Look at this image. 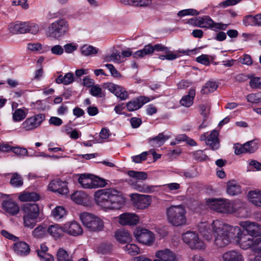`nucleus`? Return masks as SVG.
<instances>
[{
  "mask_svg": "<svg viewBox=\"0 0 261 261\" xmlns=\"http://www.w3.org/2000/svg\"><path fill=\"white\" fill-rule=\"evenodd\" d=\"M243 23L245 26H257L256 15L254 16L249 15L244 16L243 19Z\"/></svg>",
  "mask_w": 261,
  "mask_h": 261,
  "instance_id": "obj_47",
  "label": "nucleus"
},
{
  "mask_svg": "<svg viewBox=\"0 0 261 261\" xmlns=\"http://www.w3.org/2000/svg\"><path fill=\"white\" fill-rule=\"evenodd\" d=\"M199 20L198 27L211 29L216 32L219 30H225L229 24V23L216 22L209 16L207 15L199 17Z\"/></svg>",
  "mask_w": 261,
  "mask_h": 261,
  "instance_id": "obj_11",
  "label": "nucleus"
},
{
  "mask_svg": "<svg viewBox=\"0 0 261 261\" xmlns=\"http://www.w3.org/2000/svg\"><path fill=\"white\" fill-rule=\"evenodd\" d=\"M74 81V75L72 73L68 72L64 76L62 75H59L56 79V82L57 84H63L64 85H67Z\"/></svg>",
  "mask_w": 261,
  "mask_h": 261,
  "instance_id": "obj_41",
  "label": "nucleus"
},
{
  "mask_svg": "<svg viewBox=\"0 0 261 261\" xmlns=\"http://www.w3.org/2000/svg\"><path fill=\"white\" fill-rule=\"evenodd\" d=\"M14 250L19 255L24 256L28 255L30 251L29 245L24 242H20L14 244Z\"/></svg>",
  "mask_w": 261,
  "mask_h": 261,
  "instance_id": "obj_31",
  "label": "nucleus"
},
{
  "mask_svg": "<svg viewBox=\"0 0 261 261\" xmlns=\"http://www.w3.org/2000/svg\"><path fill=\"white\" fill-rule=\"evenodd\" d=\"M67 214L65 208L62 206H57L52 211V215L56 219H60Z\"/></svg>",
  "mask_w": 261,
  "mask_h": 261,
  "instance_id": "obj_45",
  "label": "nucleus"
},
{
  "mask_svg": "<svg viewBox=\"0 0 261 261\" xmlns=\"http://www.w3.org/2000/svg\"><path fill=\"white\" fill-rule=\"evenodd\" d=\"M2 208L11 215H16L19 212V206L12 200L4 201L2 203Z\"/></svg>",
  "mask_w": 261,
  "mask_h": 261,
  "instance_id": "obj_24",
  "label": "nucleus"
},
{
  "mask_svg": "<svg viewBox=\"0 0 261 261\" xmlns=\"http://www.w3.org/2000/svg\"><path fill=\"white\" fill-rule=\"evenodd\" d=\"M153 53V45L151 44L145 45L142 49L136 51L133 54V57L135 58H142L146 55H150Z\"/></svg>",
  "mask_w": 261,
  "mask_h": 261,
  "instance_id": "obj_38",
  "label": "nucleus"
},
{
  "mask_svg": "<svg viewBox=\"0 0 261 261\" xmlns=\"http://www.w3.org/2000/svg\"><path fill=\"white\" fill-rule=\"evenodd\" d=\"M10 184L14 187H19L23 185V180L18 174L14 173L10 180Z\"/></svg>",
  "mask_w": 261,
  "mask_h": 261,
  "instance_id": "obj_53",
  "label": "nucleus"
},
{
  "mask_svg": "<svg viewBox=\"0 0 261 261\" xmlns=\"http://www.w3.org/2000/svg\"><path fill=\"white\" fill-rule=\"evenodd\" d=\"M28 33L32 34H36L39 31V27L38 24L31 22H28Z\"/></svg>",
  "mask_w": 261,
  "mask_h": 261,
  "instance_id": "obj_61",
  "label": "nucleus"
},
{
  "mask_svg": "<svg viewBox=\"0 0 261 261\" xmlns=\"http://www.w3.org/2000/svg\"><path fill=\"white\" fill-rule=\"evenodd\" d=\"M9 29L13 33H26L28 31V22H16L15 24H11Z\"/></svg>",
  "mask_w": 261,
  "mask_h": 261,
  "instance_id": "obj_29",
  "label": "nucleus"
},
{
  "mask_svg": "<svg viewBox=\"0 0 261 261\" xmlns=\"http://www.w3.org/2000/svg\"><path fill=\"white\" fill-rule=\"evenodd\" d=\"M43 114H38L27 118L20 125L23 131H32L38 127L45 120Z\"/></svg>",
  "mask_w": 261,
  "mask_h": 261,
  "instance_id": "obj_10",
  "label": "nucleus"
},
{
  "mask_svg": "<svg viewBox=\"0 0 261 261\" xmlns=\"http://www.w3.org/2000/svg\"><path fill=\"white\" fill-rule=\"evenodd\" d=\"M241 193V187L236 181H229L227 184V193L235 196Z\"/></svg>",
  "mask_w": 261,
  "mask_h": 261,
  "instance_id": "obj_36",
  "label": "nucleus"
},
{
  "mask_svg": "<svg viewBox=\"0 0 261 261\" xmlns=\"http://www.w3.org/2000/svg\"><path fill=\"white\" fill-rule=\"evenodd\" d=\"M103 87L121 100H125L129 98L128 92L121 86L108 82L103 84Z\"/></svg>",
  "mask_w": 261,
  "mask_h": 261,
  "instance_id": "obj_16",
  "label": "nucleus"
},
{
  "mask_svg": "<svg viewBox=\"0 0 261 261\" xmlns=\"http://www.w3.org/2000/svg\"><path fill=\"white\" fill-rule=\"evenodd\" d=\"M258 148V142L257 140H253L244 143L243 145L237 144L234 146V153L240 155L242 153H252Z\"/></svg>",
  "mask_w": 261,
  "mask_h": 261,
  "instance_id": "obj_13",
  "label": "nucleus"
},
{
  "mask_svg": "<svg viewBox=\"0 0 261 261\" xmlns=\"http://www.w3.org/2000/svg\"><path fill=\"white\" fill-rule=\"evenodd\" d=\"M80 218L83 225L90 231H101L104 227L102 220L92 214L83 212L80 215Z\"/></svg>",
  "mask_w": 261,
  "mask_h": 261,
  "instance_id": "obj_5",
  "label": "nucleus"
},
{
  "mask_svg": "<svg viewBox=\"0 0 261 261\" xmlns=\"http://www.w3.org/2000/svg\"><path fill=\"white\" fill-rule=\"evenodd\" d=\"M90 94L95 97H102L104 94L102 92V89L98 85H93L90 89Z\"/></svg>",
  "mask_w": 261,
  "mask_h": 261,
  "instance_id": "obj_55",
  "label": "nucleus"
},
{
  "mask_svg": "<svg viewBox=\"0 0 261 261\" xmlns=\"http://www.w3.org/2000/svg\"><path fill=\"white\" fill-rule=\"evenodd\" d=\"M147 155L148 152L144 151L139 155L132 156V160L134 162L136 163H140L142 161L146 160Z\"/></svg>",
  "mask_w": 261,
  "mask_h": 261,
  "instance_id": "obj_57",
  "label": "nucleus"
},
{
  "mask_svg": "<svg viewBox=\"0 0 261 261\" xmlns=\"http://www.w3.org/2000/svg\"><path fill=\"white\" fill-rule=\"evenodd\" d=\"M195 96V89L191 88L189 90L188 94L184 96L180 100L181 106L186 107H190L193 103V100Z\"/></svg>",
  "mask_w": 261,
  "mask_h": 261,
  "instance_id": "obj_33",
  "label": "nucleus"
},
{
  "mask_svg": "<svg viewBox=\"0 0 261 261\" xmlns=\"http://www.w3.org/2000/svg\"><path fill=\"white\" fill-rule=\"evenodd\" d=\"M187 211L182 205H171L166 210L168 222L174 226H180L186 224Z\"/></svg>",
  "mask_w": 261,
  "mask_h": 261,
  "instance_id": "obj_3",
  "label": "nucleus"
},
{
  "mask_svg": "<svg viewBox=\"0 0 261 261\" xmlns=\"http://www.w3.org/2000/svg\"><path fill=\"white\" fill-rule=\"evenodd\" d=\"M248 102L252 103H258L261 101V96L259 93H251L246 96Z\"/></svg>",
  "mask_w": 261,
  "mask_h": 261,
  "instance_id": "obj_54",
  "label": "nucleus"
},
{
  "mask_svg": "<svg viewBox=\"0 0 261 261\" xmlns=\"http://www.w3.org/2000/svg\"><path fill=\"white\" fill-rule=\"evenodd\" d=\"M119 223L123 225H136L139 221V217L134 214L124 213L119 216Z\"/></svg>",
  "mask_w": 261,
  "mask_h": 261,
  "instance_id": "obj_23",
  "label": "nucleus"
},
{
  "mask_svg": "<svg viewBox=\"0 0 261 261\" xmlns=\"http://www.w3.org/2000/svg\"><path fill=\"white\" fill-rule=\"evenodd\" d=\"M79 183L84 189H95L104 187L107 184L105 179L98 177H94L90 174H81L78 179Z\"/></svg>",
  "mask_w": 261,
  "mask_h": 261,
  "instance_id": "obj_6",
  "label": "nucleus"
},
{
  "mask_svg": "<svg viewBox=\"0 0 261 261\" xmlns=\"http://www.w3.org/2000/svg\"><path fill=\"white\" fill-rule=\"evenodd\" d=\"M197 229L199 233L207 240L212 239V229L210 224L207 222H202L198 224Z\"/></svg>",
  "mask_w": 261,
  "mask_h": 261,
  "instance_id": "obj_26",
  "label": "nucleus"
},
{
  "mask_svg": "<svg viewBox=\"0 0 261 261\" xmlns=\"http://www.w3.org/2000/svg\"><path fill=\"white\" fill-rule=\"evenodd\" d=\"M51 53L56 55H61L64 52V48L60 45H55L50 48Z\"/></svg>",
  "mask_w": 261,
  "mask_h": 261,
  "instance_id": "obj_64",
  "label": "nucleus"
},
{
  "mask_svg": "<svg viewBox=\"0 0 261 261\" xmlns=\"http://www.w3.org/2000/svg\"><path fill=\"white\" fill-rule=\"evenodd\" d=\"M29 110L26 108L16 109L12 113V120L14 122H20L27 116Z\"/></svg>",
  "mask_w": 261,
  "mask_h": 261,
  "instance_id": "obj_34",
  "label": "nucleus"
},
{
  "mask_svg": "<svg viewBox=\"0 0 261 261\" xmlns=\"http://www.w3.org/2000/svg\"><path fill=\"white\" fill-rule=\"evenodd\" d=\"M105 66L107 68L111 75L116 78H120L121 77V74L119 72L117 71V70L115 68L113 65L111 64H107L105 65Z\"/></svg>",
  "mask_w": 261,
  "mask_h": 261,
  "instance_id": "obj_56",
  "label": "nucleus"
},
{
  "mask_svg": "<svg viewBox=\"0 0 261 261\" xmlns=\"http://www.w3.org/2000/svg\"><path fill=\"white\" fill-rule=\"evenodd\" d=\"M64 232L73 236L80 235L83 229L79 223L76 221L68 222L63 225Z\"/></svg>",
  "mask_w": 261,
  "mask_h": 261,
  "instance_id": "obj_20",
  "label": "nucleus"
},
{
  "mask_svg": "<svg viewBox=\"0 0 261 261\" xmlns=\"http://www.w3.org/2000/svg\"><path fill=\"white\" fill-rule=\"evenodd\" d=\"M94 197L96 204L105 211L120 209L125 203L122 193L113 188L98 190Z\"/></svg>",
  "mask_w": 261,
  "mask_h": 261,
  "instance_id": "obj_1",
  "label": "nucleus"
},
{
  "mask_svg": "<svg viewBox=\"0 0 261 261\" xmlns=\"http://www.w3.org/2000/svg\"><path fill=\"white\" fill-rule=\"evenodd\" d=\"M124 249L131 255H135L140 253L139 248L134 244H127L124 247Z\"/></svg>",
  "mask_w": 261,
  "mask_h": 261,
  "instance_id": "obj_49",
  "label": "nucleus"
},
{
  "mask_svg": "<svg viewBox=\"0 0 261 261\" xmlns=\"http://www.w3.org/2000/svg\"><path fill=\"white\" fill-rule=\"evenodd\" d=\"M67 184L59 179L51 180L48 185V189L54 192H58L60 194L65 195L68 193Z\"/></svg>",
  "mask_w": 261,
  "mask_h": 261,
  "instance_id": "obj_18",
  "label": "nucleus"
},
{
  "mask_svg": "<svg viewBox=\"0 0 261 261\" xmlns=\"http://www.w3.org/2000/svg\"><path fill=\"white\" fill-rule=\"evenodd\" d=\"M127 174L130 177L138 180H144L147 178V173L145 172L129 170L127 172Z\"/></svg>",
  "mask_w": 261,
  "mask_h": 261,
  "instance_id": "obj_46",
  "label": "nucleus"
},
{
  "mask_svg": "<svg viewBox=\"0 0 261 261\" xmlns=\"http://www.w3.org/2000/svg\"><path fill=\"white\" fill-rule=\"evenodd\" d=\"M222 258L224 261H244L242 254L234 250L225 252L222 255Z\"/></svg>",
  "mask_w": 261,
  "mask_h": 261,
  "instance_id": "obj_28",
  "label": "nucleus"
},
{
  "mask_svg": "<svg viewBox=\"0 0 261 261\" xmlns=\"http://www.w3.org/2000/svg\"><path fill=\"white\" fill-rule=\"evenodd\" d=\"M87 197V195L82 191H76L71 195V199L77 204H82Z\"/></svg>",
  "mask_w": 261,
  "mask_h": 261,
  "instance_id": "obj_44",
  "label": "nucleus"
},
{
  "mask_svg": "<svg viewBox=\"0 0 261 261\" xmlns=\"http://www.w3.org/2000/svg\"><path fill=\"white\" fill-rule=\"evenodd\" d=\"M47 231L51 236L57 239L63 234V226L61 227L58 224L51 225L48 227Z\"/></svg>",
  "mask_w": 261,
  "mask_h": 261,
  "instance_id": "obj_37",
  "label": "nucleus"
},
{
  "mask_svg": "<svg viewBox=\"0 0 261 261\" xmlns=\"http://www.w3.org/2000/svg\"><path fill=\"white\" fill-rule=\"evenodd\" d=\"M218 86L217 82L208 81L202 87L201 93L203 94H208L215 91L217 89Z\"/></svg>",
  "mask_w": 261,
  "mask_h": 261,
  "instance_id": "obj_40",
  "label": "nucleus"
},
{
  "mask_svg": "<svg viewBox=\"0 0 261 261\" xmlns=\"http://www.w3.org/2000/svg\"><path fill=\"white\" fill-rule=\"evenodd\" d=\"M214 237V244L218 248H223L230 244L235 239V226H232L216 220L212 224Z\"/></svg>",
  "mask_w": 261,
  "mask_h": 261,
  "instance_id": "obj_2",
  "label": "nucleus"
},
{
  "mask_svg": "<svg viewBox=\"0 0 261 261\" xmlns=\"http://www.w3.org/2000/svg\"><path fill=\"white\" fill-rule=\"evenodd\" d=\"M24 216L38 217L39 215V208L36 204H25L22 207Z\"/></svg>",
  "mask_w": 261,
  "mask_h": 261,
  "instance_id": "obj_25",
  "label": "nucleus"
},
{
  "mask_svg": "<svg viewBox=\"0 0 261 261\" xmlns=\"http://www.w3.org/2000/svg\"><path fill=\"white\" fill-rule=\"evenodd\" d=\"M19 199L21 201H36L40 199V195L35 192H25L19 195Z\"/></svg>",
  "mask_w": 261,
  "mask_h": 261,
  "instance_id": "obj_39",
  "label": "nucleus"
},
{
  "mask_svg": "<svg viewBox=\"0 0 261 261\" xmlns=\"http://www.w3.org/2000/svg\"><path fill=\"white\" fill-rule=\"evenodd\" d=\"M46 231V227L44 225H40L33 230L32 234L35 238L40 239L45 236Z\"/></svg>",
  "mask_w": 261,
  "mask_h": 261,
  "instance_id": "obj_42",
  "label": "nucleus"
},
{
  "mask_svg": "<svg viewBox=\"0 0 261 261\" xmlns=\"http://www.w3.org/2000/svg\"><path fill=\"white\" fill-rule=\"evenodd\" d=\"M69 30L68 22L63 18L59 19L48 26L46 36L54 39H59L67 34Z\"/></svg>",
  "mask_w": 261,
  "mask_h": 261,
  "instance_id": "obj_4",
  "label": "nucleus"
},
{
  "mask_svg": "<svg viewBox=\"0 0 261 261\" xmlns=\"http://www.w3.org/2000/svg\"><path fill=\"white\" fill-rule=\"evenodd\" d=\"M132 189L140 192L151 193L154 191L155 187L153 186H149L146 184L135 181L130 184Z\"/></svg>",
  "mask_w": 261,
  "mask_h": 261,
  "instance_id": "obj_27",
  "label": "nucleus"
},
{
  "mask_svg": "<svg viewBox=\"0 0 261 261\" xmlns=\"http://www.w3.org/2000/svg\"><path fill=\"white\" fill-rule=\"evenodd\" d=\"M169 139V137L165 136L163 133H160L155 137L149 138L148 143L153 147H160Z\"/></svg>",
  "mask_w": 261,
  "mask_h": 261,
  "instance_id": "obj_32",
  "label": "nucleus"
},
{
  "mask_svg": "<svg viewBox=\"0 0 261 261\" xmlns=\"http://www.w3.org/2000/svg\"><path fill=\"white\" fill-rule=\"evenodd\" d=\"M163 186L165 188L164 190L167 192L177 190L180 188V185L176 182L167 184Z\"/></svg>",
  "mask_w": 261,
  "mask_h": 261,
  "instance_id": "obj_62",
  "label": "nucleus"
},
{
  "mask_svg": "<svg viewBox=\"0 0 261 261\" xmlns=\"http://www.w3.org/2000/svg\"><path fill=\"white\" fill-rule=\"evenodd\" d=\"M234 241L239 246L244 250L252 248L254 242L253 237L245 233L240 227L235 226Z\"/></svg>",
  "mask_w": 261,
  "mask_h": 261,
  "instance_id": "obj_7",
  "label": "nucleus"
},
{
  "mask_svg": "<svg viewBox=\"0 0 261 261\" xmlns=\"http://www.w3.org/2000/svg\"><path fill=\"white\" fill-rule=\"evenodd\" d=\"M183 241L193 250H201L205 248L204 243L195 231H188L182 234Z\"/></svg>",
  "mask_w": 261,
  "mask_h": 261,
  "instance_id": "obj_8",
  "label": "nucleus"
},
{
  "mask_svg": "<svg viewBox=\"0 0 261 261\" xmlns=\"http://www.w3.org/2000/svg\"><path fill=\"white\" fill-rule=\"evenodd\" d=\"M82 54L85 56L94 55L97 54V49L91 45H84L81 48Z\"/></svg>",
  "mask_w": 261,
  "mask_h": 261,
  "instance_id": "obj_50",
  "label": "nucleus"
},
{
  "mask_svg": "<svg viewBox=\"0 0 261 261\" xmlns=\"http://www.w3.org/2000/svg\"><path fill=\"white\" fill-rule=\"evenodd\" d=\"M104 60L105 62H113L115 63H120L121 61V56L119 53H113L111 55H107L104 58Z\"/></svg>",
  "mask_w": 261,
  "mask_h": 261,
  "instance_id": "obj_52",
  "label": "nucleus"
},
{
  "mask_svg": "<svg viewBox=\"0 0 261 261\" xmlns=\"http://www.w3.org/2000/svg\"><path fill=\"white\" fill-rule=\"evenodd\" d=\"M130 197L134 207L140 210L148 207L151 201V196L149 195L132 194Z\"/></svg>",
  "mask_w": 261,
  "mask_h": 261,
  "instance_id": "obj_15",
  "label": "nucleus"
},
{
  "mask_svg": "<svg viewBox=\"0 0 261 261\" xmlns=\"http://www.w3.org/2000/svg\"><path fill=\"white\" fill-rule=\"evenodd\" d=\"M28 48L33 52L39 51L42 50V44L39 43H29L27 45Z\"/></svg>",
  "mask_w": 261,
  "mask_h": 261,
  "instance_id": "obj_60",
  "label": "nucleus"
},
{
  "mask_svg": "<svg viewBox=\"0 0 261 261\" xmlns=\"http://www.w3.org/2000/svg\"><path fill=\"white\" fill-rule=\"evenodd\" d=\"M250 86L252 88L261 89V77H253L250 81Z\"/></svg>",
  "mask_w": 261,
  "mask_h": 261,
  "instance_id": "obj_58",
  "label": "nucleus"
},
{
  "mask_svg": "<svg viewBox=\"0 0 261 261\" xmlns=\"http://www.w3.org/2000/svg\"><path fill=\"white\" fill-rule=\"evenodd\" d=\"M12 151L19 156H25L28 153L27 149L19 147H13Z\"/></svg>",
  "mask_w": 261,
  "mask_h": 261,
  "instance_id": "obj_63",
  "label": "nucleus"
},
{
  "mask_svg": "<svg viewBox=\"0 0 261 261\" xmlns=\"http://www.w3.org/2000/svg\"><path fill=\"white\" fill-rule=\"evenodd\" d=\"M247 212L246 203L240 199L230 201L229 214L236 213L241 215Z\"/></svg>",
  "mask_w": 261,
  "mask_h": 261,
  "instance_id": "obj_21",
  "label": "nucleus"
},
{
  "mask_svg": "<svg viewBox=\"0 0 261 261\" xmlns=\"http://www.w3.org/2000/svg\"><path fill=\"white\" fill-rule=\"evenodd\" d=\"M156 259L162 261H177L176 255L169 249L160 250L155 252Z\"/></svg>",
  "mask_w": 261,
  "mask_h": 261,
  "instance_id": "obj_22",
  "label": "nucleus"
},
{
  "mask_svg": "<svg viewBox=\"0 0 261 261\" xmlns=\"http://www.w3.org/2000/svg\"><path fill=\"white\" fill-rule=\"evenodd\" d=\"M249 200L255 206L261 208V191L255 190L248 193Z\"/></svg>",
  "mask_w": 261,
  "mask_h": 261,
  "instance_id": "obj_30",
  "label": "nucleus"
},
{
  "mask_svg": "<svg viewBox=\"0 0 261 261\" xmlns=\"http://www.w3.org/2000/svg\"><path fill=\"white\" fill-rule=\"evenodd\" d=\"M115 237L117 241L121 243H127L131 240L130 233L124 229L117 230L115 233Z\"/></svg>",
  "mask_w": 261,
  "mask_h": 261,
  "instance_id": "obj_35",
  "label": "nucleus"
},
{
  "mask_svg": "<svg viewBox=\"0 0 261 261\" xmlns=\"http://www.w3.org/2000/svg\"><path fill=\"white\" fill-rule=\"evenodd\" d=\"M200 14V12L194 9H187L179 11L177 15L179 17H182L187 15L196 16Z\"/></svg>",
  "mask_w": 261,
  "mask_h": 261,
  "instance_id": "obj_51",
  "label": "nucleus"
},
{
  "mask_svg": "<svg viewBox=\"0 0 261 261\" xmlns=\"http://www.w3.org/2000/svg\"><path fill=\"white\" fill-rule=\"evenodd\" d=\"M134 234L138 241L143 244L150 246L154 241V234L148 229L138 228L134 231Z\"/></svg>",
  "mask_w": 261,
  "mask_h": 261,
  "instance_id": "obj_12",
  "label": "nucleus"
},
{
  "mask_svg": "<svg viewBox=\"0 0 261 261\" xmlns=\"http://www.w3.org/2000/svg\"><path fill=\"white\" fill-rule=\"evenodd\" d=\"M149 101L150 98L148 97L141 96L128 101L126 103V107L129 112L135 111L141 108Z\"/></svg>",
  "mask_w": 261,
  "mask_h": 261,
  "instance_id": "obj_19",
  "label": "nucleus"
},
{
  "mask_svg": "<svg viewBox=\"0 0 261 261\" xmlns=\"http://www.w3.org/2000/svg\"><path fill=\"white\" fill-rule=\"evenodd\" d=\"M230 200L222 198H208L205 199L206 205L217 212L229 214Z\"/></svg>",
  "mask_w": 261,
  "mask_h": 261,
  "instance_id": "obj_9",
  "label": "nucleus"
},
{
  "mask_svg": "<svg viewBox=\"0 0 261 261\" xmlns=\"http://www.w3.org/2000/svg\"><path fill=\"white\" fill-rule=\"evenodd\" d=\"M57 261H73L67 252L63 248H60L57 253Z\"/></svg>",
  "mask_w": 261,
  "mask_h": 261,
  "instance_id": "obj_48",
  "label": "nucleus"
},
{
  "mask_svg": "<svg viewBox=\"0 0 261 261\" xmlns=\"http://www.w3.org/2000/svg\"><path fill=\"white\" fill-rule=\"evenodd\" d=\"M38 217H28L23 216V225L25 227L30 229L33 228L38 221Z\"/></svg>",
  "mask_w": 261,
  "mask_h": 261,
  "instance_id": "obj_43",
  "label": "nucleus"
},
{
  "mask_svg": "<svg viewBox=\"0 0 261 261\" xmlns=\"http://www.w3.org/2000/svg\"><path fill=\"white\" fill-rule=\"evenodd\" d=\"M251 250L256 253H261V238L254 239Z\"/></svg>",
  "mask_w": 261,
  "mask_h": 261,
  "instance_id": "obj_59",
  "label": "nucleus"
},
{
  "mask_svg": "<svg viewBox=\"0 0 261 261\" xmlns=\"http://www.w3.org/2000/svg\"><path fill=\"white\" fill-rule=\"evenodd\" d=\"M218 135V131L214 130L207 137L205 134H202L200 137V140H205L206 145L209 146L211 149L216 150L220 147Z\"/></svg>",
  "mask_w": 261,
  "mask_h": 261,
  "instance_id": "obj_17",
  "label": "nucleus"
},
{
  "mask_svg": "<svg viewBox=\"0 0 261 261\" xmlns=\"http://www.w3.org/2000/svg\"><path fill=\"white\" fill-rule=\"evenodd\" d=\"M239 225L247 233L253 237L261 236V225L255 222L244 221L239 222Z\"/></svg>",
  "mask_w": 261,
  "mask_h": 261,
  "instance_id": "obj_14",
  "label": "nucleus"
}]
</instances>
